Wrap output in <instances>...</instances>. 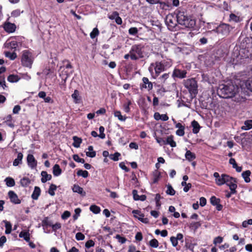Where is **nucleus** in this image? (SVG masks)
<instances>
[{"label": "nucleus", "mask_w": 252, "mask_h": 252, "mask_svg": "<svg viewBox=\"0 0 252 252\" xmlns=\"http://www.w3.org/2000/svg\"><path fill=\"white\" fill-rule=\"evenodd\" d=\"M5 83L4 77L0 76V86H1L3 89H4V87H6Z\"/></svg>", "instance_id": "60"}, {"label": "nucleus", "mask_w": 252, "mask_h": 252, "mask_svg": "<svg viewBox=\"0 0 252 252\" xmlns=\"http://www.w3.org/2000/svg\"><path fill=\"white\" fill-rule=\"evenodd\" d=\"M200 205L202 207L204 206L206 204V199L204 197H200Z\"/></svg>", "instance_id": "64"}, {"label": "nucleus", "mask_w": 252, "mask_h": 252, "mask_svg": "<svg viewBox=\"0 0 252 252\" xmlns=\"http://www.w3.org/2000/svg\"><path fill=\"white\" fill-rule=\"evenodd\" d=\"M70 216V213L68 211H65L62 215V218L63 220L66 219Z\"/></svg>", "instance_id": "61"}, {"label": "nucleus", "mask_w": 252, "mask_h": 252, "mask_svg": "<svg viewBox=\"0 0 252 252\" xmlns=\"http://www.w3.org/2000/svg\"><path fill=\"white\" fill-rule=\"evenodd\" d=\"M143 83L140 84V89H147L149 91L153 89V84L147 77L142 78Z\"/></svg>", "instance_id": "12"}, {"label": "nucleus", "mask_w": 252, "mask_h": 252, "mask_svg": "<svg viewBox=\"0 0 252 252\" xmlns=\"http://www.w3.org/2000/svg\"><path fill=\"white\" fill-rule=\"evenodd\" d=\"M186 158L189 160H192L193 159L195 158V155L194 153L191 152L189 150H187L186 153L185 154Z\"/></svg>", "instance_id": "33"}, {"label": "nucleus", "mask_w": 252, "mask_h": 252, "mask_svg": "<svg viewBox=\"0 0 252 252\" xmlns=\"http://www.w3.org/2000/svg\"><path fill=\"white\" fill-rule=\"evenodd\" d=\"M99 131L100 134L98 135V136L101 139H104L105 137V134L104 133V127L102 126H100L99 128Z\"/></svg>", "instance_id": "48"}, {"label": "nucleus", "mask_w": 252, "mask_h": 252, "mask_svg": "<svg viewBox=\"0 0 252 252\" xmlns=\"http://www.w3.org/2000/svg\"><path fill=\"white\" fill-rule=\"evenodd\" d=\"M19 237L20 238H23L27 242L30 241V234L28 232L21 231L19 234Z\"/></svg>", "instance_id": "32"}, {"label": "nucleus", "mask_w": 252, "mask_h": 252, "mask_svg": "<svg viewBox=\"0 0 252 252\" xmlns=\"http://www.w3.org/2000/svg\"><path fill=\"white\" fill-rule=\"evenodd\" d=\"M252 127V120H248L245 122L244 126L241 127L243 130H248Z\"/></svg>", "instance_id": "29"}, {"label": "nucleus", "mask_w": 252, "mask_h": 252, "mask_svg": "<svg viewBox=\"0 0 252 252\" xmlns=\"http://www.w3.org/2000/svg\"><path fill=\"white\" fill-rule=\"evenodd\" d=\"M40 189L38 187H35L34 191L32 195V197L34 200H36L38 199V196L40 194Z\"/></svg>", "instance_id": "24"}, {"label": "nucleus", "mask_w": 252, "mask_h": 252, "mask_svg": "<svg viewBox=\"0 0 252 252\" xmlns=\"http://www.w3.org/2000/svg\"><path fill=\"white\" fill-rule=\"evenodd\" d=\"M116 238L118 240L119 242H120L121 244L125 243L126 241V239L125 238L121 237L119 234H117L116 236Z\"/></svg>", "instance_id": "50"}, {"label": "nucleus", "mask_w": 252, "mask_h": 252, "mask_svg": "<svg viewBox=\"0 0 252 252\" xmlns=\"http://www.w3.org/2000/svg\"><path fill=\"white\" fill-rule=\"evenodd\" d=\"M225 184L228 186L232 193H236V189L237 187L236 184V179L234 178L229 176L227 175V177L225 178Z\"/></svg>", "instance_id": "9"}, {"label": "nucleus", "mask_w": 252, "mask_h": 252, "mask_svg": "<svg viewBox=\"0 0 252 252\" xmlns=\"http://www.w3.org/2000/svg\"><path fill=\"white\" fill-rule=\"evenodd\" d=\"M71 96L74 100V102L76 103H79L80 100L79 96V92L78 90H75L73 94H72Z\"/></svg>", "instance_id": "25"}, {"label": "nucleus", "mask_w": 252, "mask_h": 252, "mask_svg": "<svg viewBox=\"0 0 252 252\" xmlns=\"http://www.w3.org/2000/svg\"><path fill=\"white\" fill-rule=\"evenodd\" d=\"M73 158L76 162H81L82 163H85L84 159L80 158L78 155H74L73 156Z\"/></svg>", "instance_id": "47"}, {"label": "nucleus", "mask_w": 252, "mask_h": 252, "mask_svg": "<svg viewBox=\"0 0 252 252\" xmlns=\"http://www.w3.org/2000/svg\"><path fill=\"white\" fill-rule=\"evenodd\" d=\"M78 176H82L83 178H87L89 176V173L86 170H79L77 172Z\"/></svg>", "instance_id": "37"}, {"label": "nucleus", "mask_w": 252, "mask_h": 252, "mask_svg": "<svg viewBox=\"0 0 252 252\" xmlns=\"http://www.w3.org/2000/svg\"><path fill=\"white\" fill-rule=\"evenodd\" d=\"M177 18L172 14H168L165 18V23L169 29H172L176 25Z\"/></svg>", "instance_id": "10"}, {"label": "nucleus", "mask_w": 252, "mask_h": 252, "mask_svg": "<svg viewBox=\"0 0 252 252\" xmlns=\"http://www.w3.org/2000/svg\"><path fill=\"white\" fill-rule=\"evenodd\" d=\"M3 28L6 32L11 33L15 31L16 26L14 24L5 22L3 25Z\"/></svg>", "instance_id": "14"}, {"label": "nucleus", "mask_w": 252, "mask_h": 252, "mask_svg": "<svg viewBox=\"0 0 252 252\" xmlns=\"http://www.w3.org/2000/svg\"><path fill=\"white\" fill-rule=\"evenodd\" d=\"M165 145L169 144L172 147L176 146V143L173 140V136L170 135L166 138L165 139Z\"/></svg>", "instance_id": "22"}, {"label": "nucleus", "mask_w": 252, "mask_h": 252, "mask_svg": "<svg viewBox=\"0 0 252 252\" xmlns=\"http://www.w3.org/2000/svg\"><path fill=\"white\" fill-rule=\"evenodd\" d=\"M251 172L250 170H247L242 173V175L246 183H249L251 181L250 176Z\"/></svg>", "instance_id": "27"}, {"label": "nucleus", "mask_w": 252, "mask_h": 252, "mask_svg": "<svg viewBox=\"0 0 252 252\" xmlns=\"http://www.w3.org/2000/svg\"><path fill=\"white\" fill-rule=\"evenodd\" d=\"M176 18L178 23L186 28H192L195 25V21L184 11H179L177 14Z\"/></svg>", "instance_id": "3"}, {"label": "nucleus", "mask_w": 252, "mask_h": 252, "mask_svg": "<svg viewBox=\"0 0 252 252\" xmlns=\"http://www.w3.org/2000/svg\"><path fill=\"white\" fill-rule=\"evenodd\" d=\"M137 193H138V192L136 190H135V189L133 190L132 194H133V199L135 200H139V198L140 196Z\"/></svg>", "instance_id": "62"}, {"label": "nucleus", "mask_w": 252, "mask_h": 252, "mask_svg": "<svg viewBox=\"0 0 252 252\" xmlns=\"http://www.w3.org/2000/svg\"><path fill=\"white\" fill-rule=\"evenodd\" d=\"M239 54L245 58L252 56V39L245 37L241 40L240 39Z\"/></svg>", "instance_id": "2"}, {"label": "nucleus", "mask_w": 252, "mask_h": 252, "mask_svg": "<svg viewBox=\"0 0 252 252\" xmlns=\"http://www.w3.org/2000/svg\"><path fill=\"white\" fill-rule=\"evenodd\" d=\"M187 71L185 70H180L179 69H175L172 74L173 78H179L180 79L184 78L186 77Z\"/></svg>", "instance_id": "11"}, {"label": "nucleus", "mask_w": 252, "mask_h": 252, "mask_svg": "<svg viewBox=\"0 0 252 252\" xmlns=\"http://www.w3.org/2000/svg\"><path fill=\"white\" fill-rule=\"evenodd\" d=\"M167 189L166 191L167 194L174 195L175 194V190L172 187L171 185L168 184L167 185Z\"/></svg>", "instance_id": "38"}, {"label": "nucleus", "mask_w": 252, "mask_h": 252, "mask_svg": "<svg viewBox=\"0 0 252 252\" xmlns=\"http://www.w3.org/2000/svg\"><path fill=\"white\" fill-rule=\"evenodd\" d=\"M42 225L43 226H51L52 225V223L50 221L48 220V218H45L42 221Z\"/></svg>", "instance_id": "49"}, {"label": "nucleus", "mask_w": 252, "mask_h": 252, "mask_svg": "<svg viewBox=\"0 0 252 252\" xmlns=\"http://www.w3.org/2000/svg\"><path fill=\"white\" fill-rule=\"evenodd\" d=\"M57 186L55 185L52 184L48 189L49 194L51 196H54L55 195V190L57 189Z\"/></svg>", "instance_id": "39"}, {"label": "nucleus", "mask_w": 252, "mask_h": 252, "mask_svg": "<svg viewBox=\"0 0 252 252\" xmlns=\"http://www.w3.org/2000/svg\"><path fill=\"white\" fill-rule=\"evenodd\" d=\"M51 226H52V228L54 231H56L61 227V224L59 222H57L55 224H53L52 223Z\"/></svg>", "instance_id": "56"}, {"label": "nucleus", "mask_w": 252, "mask_h": 252, "mask_svg": "<svg viewBox=\"0 0 252 252\" xmlns=\"http://www.w3.org/2000/svg\"><path fill=\"white\" fill-rule=\"evenodd\" d=\"M227 177V175L225 174H222L220 177L218 179V180L216 181V183L218 186H221L225 184V178Z\"/></svg>", "instance_id": "20"}, {"label": "nucleus", "mask_w": 252, "mask_h": 252, "mask_svg": "<svg viewBox=\"0 0 252 252\" xmlns=\"http://www.w3.org/2000/svg\"><path fill=\"white\" fill-rule=\"evenodd\" d=\"M27 162L29 166L32 169L37 166V161L32 155L29 154L27 156Z\"/></svg>", "instance_id": "15"}, {"label": "nucleus", "mask_w": 252, "mask_h": 252, "mask_svg": "<svg viewBox=\"0 0 252 252\" xmlns=\"http://www.w3.org/2000/svg\"><path fill=\"white\" fill-rule=\"evenodd\" d=\"M175 127L178 128V130L176 131V133L177 135L182 136L185 134V126H183L181 123H177L175 125Z\"/></svg>", "instance_id": "16"}, {"label": "nucleus", "mask_w": 252, "mask_h": 252, "mask_svg": "<svg viewBox=\"0 0 252 252\" xmlns=\"http://www.w3.org/2000/svg\"><path fill=\"white\" fill-rule=\"evenodd\" d=\"M172 65L170 61L163 60L155 63V70L156 73L158 75L161 72L165 70Z\"/></svg>", "instance_id": "7"}, {"label": "nucleus", "mask_w": 252, "mask_h": 252, "mask_svg": "<svg viewBox=\"0 0 252 252\" xmlns=\"http://www.w3.org/2000/svg\"><path fill=\"white\" fill-rule=\"evenodd\" d=\"M3 222L5 223V233L6 234H10L12 230V225L10 222L7 221V220H3Z\"/></svg>", "instance_id": "28"}, {"label": "nucleus", "mask_w": 252, "mask_h": 252, "mask_svg": "<svg viewBox=\"0 0 252 252\" xmlns=\"http://www.w3.org/2000/svg\"><path fill=\"white\" fill-rule=\"evenodd\" d=\"M5 182L8 187H13L15 184L14 180L10 177H7L5 179Z\"/></svg>", "instance_id": "34"}, {"label": "nucleus", "mask_w": 252, "mask_h": 252, "mask_svg": "<svg viewBox=\"0 0 252 252\" xmlns=\"http://www.w3.org/2000/svg\"><path fill=\"white\" fill-rule=\"evenodd\" d=\"M20 79L19 76L17 75L11 74L8 76L7 80L11 83L18 82Z\"/></svg>", "instance_id": "31"}, {"label": "nucleus", "mask_w": 252, "mask_h": 252, "mask_svg": "<svg viewBox=\"0 0 252 252\" xmlns=\"http://www.w3.org/2000/svg\"><path fill=\"white\" fill-rule=\"evenodd\" d=\"M238 90V86L231 83L227 84H222L219 85L217 93L220 97L222 98H233V100L237 102L244 101L245 98L237 94Z\"/></svg>", "instance_id": "1"}, {"label": "nucleus", "mask_w": 252, "mask_h": 252, "mask_svg": "<svg viewBox=\"0 0 252 252\" xmlns=\"http://www.w3.org/2000/svg\"><path fill=\"white\" fill-rule=\"evenodd\" d=\"M246 87L252 92V77L249 78L245 83Z\"/></svg>", "instance_id": "40"}, {"label": "nucleus", "mask_w": 252, "mask_h": 252, "mask_svg": "<svg viewBox=\"0 0 252 252\" xmlns=\"http://www.w3.org/2000/svg\"><path fill=\"white\" fill-rule=\"evenodd\" d=\"M88 150L89 151L87 152L86 153L87 156L91 158H94L96 155V153L93 150V147L92 146H89Z\"/></svg>", "instance_id": "30"}, {"label": "nucleus", "mask_w": 252, "mask_h": 252, "mask_svg": "<svg viewBox=\"0 0 252 252\" xmlns=\"http://www.w3.org/2000/svg\"><path fill=\"white\" fill-rule=\"evenodd\" d=\"M222 237H220V236H218L217 237H216L214 240V244H215V245L217 244H220L222 242Z\"/></svg>", "instance_id": "59"}, {"label": "nucleus", "mask_w": 252, "mask_h": 252, "mask_svg": "<svg viewBox=\"0 0 252 252\" xmlns=\"http://www.w3.org/2000/svg\"><path fill=\"white\" fill-rule=\"evenodd\" d=\"M114 116L116 117H118L119 120L122 121H125L126 119L125 116H123L121 115V112L119 111H116L114 112Z\"/></svg>", "instance_id": "42"}, {"label": "nucleus", "mask_w": 252, "mask_h": 252, "mask_svg": "<svg viewBox=\"0 0 252 252\" xmlns=\"http://www.w3.org/2000/svg\"><path fill=\"white\" fill-rule=\"evenodd\" d=\"M34 58L32 54L28 50H24L22 52L21 63L23 66L32 68Z\"/></svg>", "instance_id": "4"}, {"label": "nucleus", "mask_w": 252, "mask_h": 252, "mask_svg": "<svg viewBox=\"0 0 252 252\" xmlns=\"http://www.w3.org/2000/svg\"><path fill=\"white\" fill-rule=\"evenodd\" d=\"M138 29L135 27H132L129 29L128 32L130 34L135 35L138 32Z\"/></svg>", "instance_id": "53"}, {"label": "nucleus", "mask_w": 252, "mask_h": 252, "mask_svg": "<svg viewBox=\"0 0 252 252\" xmlns=\"http://www.w3.org/2000/svg\"><path fill=\"white\" fill-rule=\"evenodd\" d=\"M201 226L200 222H193L190 224V226L194 228L195 229H197Z\"/></svg>", "instance_id": "63"}, {"label": "nucleus", "mask_w": 252, "mask_h": 252, "mask_svg": "<svg viewBox=\"0 0 252 252\" xmlns=\"http://www.w3.org/2000/svg\"><path fill=\"white\" fill-rule=\"evenodd\" d=\"M160 174L158 172L156 171L154 173V179H153V183L155 184L157 183L158 181L159 178Z\"/></svg>", "instance_id": "51"}, {"label": "nucleus", "mask_w": 252, "mask_h": 252, "mask_svg": "<svg viewBox=\"0 0 252 252\" xmlns=\"http://www.w3.org/2000/svg\"><path fill=\"white\" fill-rule=\"evenodd\" d=\"M185 87L189 90V93L194 96L197 94V84L194 79H187L184 82Z\"/></svg>", "instance_id": "6"}, {"label": "nucleus", "mask_w": 252, "mask_h": 252, "mask_svg": "<svg viewBox=\"0 0 252 252\" xmlns=\"http://www.w3.org/2000/svg\"><path fill=\"white\" fill-rule=\"evenodd\" d=\"M8 195L12 203L15 204H19L21 203V200L18 198L17 195L13 191H9L8 193Z\"/></svg>", "instance_id": "13"}, {"label": "nucleus", "mask_w": 252, "mask_h": 252, "mask_svg": "<svg viewBox=\"0 0 252 252\" xmlns=\"http://www.w3.org/2000/svg\"><path fill=\"white\" fill-rule=\"evenodd\" d=\"M233 27L227 24L222 23L220 24L215 30L217 33L221 34L224 36H227L233 29Z\"/></svg>", "instance_id": "8"}, {"label": "nucleus", "mask_w": 252, "mask_h": 252, "mask_svg": "<svg viewBox=\"0 0 252 252\" xmlns=\"http://www.w3.org/2000/svg\"><path fill=\"white\" fill-rule=\"evenodd\" d=\"M120 156L121 154L119 153L116 152L114 154L110 155V158L114 161H118Z\"/></svg>", "instance_id": "45"}, {"label": "nucleus", "mask_w": 252, "mask_h": 252, "mask_svg": "<svg viewBox=\"0 0 252 252\" xmlns=\"http://www.w3.org/2000/svg\"><path fill=\"white\" fill-rule=\"evenodd\" d=\"M94 245V243L92 240L88 241L85 244V247L87 249H89L91 247H93Z\"/></svg>", "instance_id": "52"}, {"label": "nucleus", "mask_w": 252, "mask_h": 252, "mask_svg": "<svg viewBox=\"0 0 252 252\" xmlns=\"http://www.w3.org/2000/svg\"><path fill=\"white\" fill-rule=\"evenodd\" d=\"M150 245L153 248H157L158 246V242L156 239H153L150 241Z\"/></svg>", "instance_id": "46"}, {"label": "nucleus", "mask_w": 252, "mask_h": 252, "mask_svg": "<svg viewBox=\"0 0 252 252\" xmlns=\"http://www.w3.org/2000/svg\"><path fill=\"white\" fill-rule=\"evenodd\" d=\"M230 20L233 21L235 22H238L239 21V18L234 14L231 13L230 16Z\"/></svg>", "instance_id": "55"}, {"label": "nucleus", "mask_w": 252, "mask_h": 252, "mask_svg": "<svg viewBox=\"0 0 252 252\" xmlns=\"http://www.w3.org/2000/svg\"><path fill=\"white\" fill-rule=\"evenodd\" d=\"M191 126L193 127L192 132L195 134L197 133L200 128L198 123L197 121L193 120L191 122Z\"/></svg>", "instance_id": "21"}, {"label": "nucleus", "mask_w": 252, "mask_h": 252, "mask_svg": "<svg viewBox=\"0 0 252 252\" xmlns=\"http://www.w3.org/2000/svg\"><path fill=\"white\" fill-rule=\"evenodd\" d=\"M23 157V154L22 153H18L17 158L15 159L13 162V165L14 166H16L18 165L19 164H21L22 162Z\"/></svg>", "instance_id": "19"}, {"label": "nucleus", "mask_w": 252, "mask_h": 252, "mask_svg": "<svg viewBox=\"0 0 252 252\" xmlns=\"http://www.w3.org/2000/svg\"><path fill=\"white\" fill-rule=\"evenodd\" d=\"M73 140L74 141L73 146L75 148H79L80 144L82 143V139L77 136H74L73 137Z\"/></svg>", "instance_id": "26"}, {"label": "nucleus", "mask_w": 252, "mask_h": 252, "mask_svg": "<svg viewBox=\"0 0 252 252\" xmlns=\"http://www.w3.org/2000/svg\"><path fill=\"white\" fill-rule=\"evenodd\" d=\"M41 175L42 176L41 181L43 183H45L47 181H49L52 179V175L51 174H48L46 171H42Z\"/></svg>", "instance_id": "18"}, {"label": "nucleus", "mask_w": 252, "mask_h": 252, "mask_svg": "<svg viewBox=\"0 0 252 252\" xmlns=\"http://www.w3.org/2000/svg\"><path fill=\"white\" fill-rule=\"evenodd\" d=\"M20 183L23 187H27L30 184L31 181L29 178L24 177L21 180Z\"/></svg>", "instance_id": "36"}, {"label": "nucleus", "mask_w": 252, "mask_h": 252, "mask_svg": "<svg viewBox=\"0 0 252 252\" xmlns=\"http://www.w3.org/2000/svg\"><path fill=\"white\" fill-rule=\"evenodd\" d=\"M53 173L55 176H58L62 173V169L60 168V166L56 164L53 167Z\"/></svg>", "instance_id": "23"}, {"label": "nucleus", "mask_w": 252, "mask_h": 252, "mask_svg": "<svg viewBox=\"0 0 252 252\" xmlns=\"http://www.w3.org/2000/svg\"><path fill=\"white\" fill-rule=\"evenodd\" d=\"M90 210L94 214H98L100 212V208L99 207L95 205H92L90 207Z\"/></svg>", "instance_id": "35"}, {"label": "nucleus", "mask_w": 252, "mask_h": 252, "mask_svg": "<svg viewBox=\"0 0 252 252\" xmlns=\"http://www.w3.org/2000/svg\"><path fill=\"white\" fill-rule=\"evenodd\" d=\"M143 46L141 44L132 45L129 51L130 59L132 60H137L139 58H143Z\"/></svg>", "instance_id": "5"}, {"label": "nucleus", "mask_w": 252, "mask_h": 252, "mask_svg": "<svg viewBox=\"0 0 252 252\" xmlns=\"http://www.w3.org/2000/svg\"><path fill=\"white\" fill-rule=\"evenodd\" d=\"M75 237H76V239L78 241L83 240L85 239L84 235L81 232L77 233L76 234Z\"/></svg>", "instance_id": "54"}, {"label": "nucleus", "mask_w": 252, "mask_h": 252, "mask_svg": "<svg viewBox=\"0 0 252 252\" xmlns=\"http://www.w3.org/2000/svg\"><path fill=\"white\" fill-rule=\"evenodd\" d=\"M5 55L6 57L9 58L12 60H13L17 58V55L14 52L11 53L10 52H5Z\"/></svg>", "instance_id": "41"}, {"label": "nucleus", "mask_w": 252, "mask_h": 252, "mask_svg": "<svg viewBox=\"0 0 252 252\" xmlns=\"http://www.w3.org/2000/svg\"><path fill=\"white\" fill-rule=\"evenodd\" d=\"M157 142L159 143L160 145H165V139L161 137L156 138Z\"/></svg>", "instance_id": "57"}, {"label": "nucleus", "mask_w": 252, "mask_h": 252, "mask_svg": "<svg viewBox=\"0 0 252 252\" xmlns=\"http://www.w3.org/2000/svg\"><path fill=\"white\" fill-rule=\"evenodd\" d=\"M98 34H99V31L96 28H95L93 29V31L91 32L90 36L92 39H93V38H94Z\"/></svg>", "instance_id": "44"}, {"label": "nucleus", "mask_w": 252, "mask_h": 252, "mask_svg": "<svg viewBox=\"0 0 252 252\" xmlns=\"http://www.w3.org/2000/svg\"><path fill=\"white\" fill-rule=\"evenodd\" d=\"M220 199L214 196H212L211 198H210V202L214 206H215L219 203H220Z\"/></svg>", "instance_id": "43"}, {"label": "nucleus", "mask_w": 252, "mask_h": 252, "mask_svg": "<svg viewBox=\"0 0 252 252\" xmlns=\"http://www.w3.org/2000/svg\"><path fill=\"white\" fill-rule=\"evenodd\" d=\"M170 241L172 243V244L173 247H176L178 245V241L175 238V237L172 236L170 237Z\"/></svg>", "instance_id": "58"}, {"label": "nucleus", "mask_w": 252, "mask_h": 252, "mask_svg": "<svg viewBox=\"0 0 252 252\" xmlns=\"http://www.w3.org/2000/svg\"><path fill=\"white\" fill-rule=\"evenodd\" d=\"M72 190L74 192H76L82 196H85L86 195V192L83 190L82 188L80 187L78 185H74L72 188Z\"/></svg>", "instance_id": "17"}]
</instances>
